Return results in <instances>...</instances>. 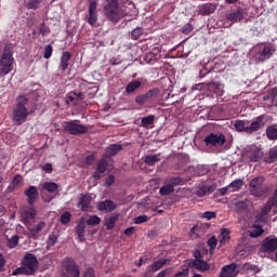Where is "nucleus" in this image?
Returning <instances> with one entry per match:
<instances>
[{"mask_svg": "<svg viewBox=\"0 0 277 277\" xmlns=\"http://www.w3.org/2000/svg\"><path fill=\"white\" fill-rule=\"evenodd\" d=\"M34 111L35 109L31 107L29 98L25 95H19L15 100L11 118L17 127H21V124L27 122V118H29Z\"/></svg>", "mask_w": 277, "mask_h": 277, "instance_id": "1", "label": "nucleus"}, {"mask_svg": "<svg viewBox=\"0 0 277 277\" xmlns=\"http://www.w3.org/2000/svg\"><path fill=\"white\" fill-rule=\"evenodd\" d=\"M250 194L256 198L266 197L271 188L265 183V177L263 175H258V177H253L251 182H249Z\"/></svg>", "mask_w": 277, "mask_h": 277, "instance_id": "2", "label": "nucleus"}, {"mask_svg": "<svg viewBox=\"0 0 277 277\" xmlns=\"http://www.w3.org/2000/svg\"><path fill=\"white\" fill-rule=\"evenodd\" d=\"M12 45H5L3 49L2 57L0 60V75L5 77L14 69V57L12 56Z\"/></svg>", "mask_w": 277, "mask_h": 277, "instance_id": "3", "label": "nucleus"}, {"mask_svg": "<svg viewBox=\"0 0 277 277\" xmlns=\"http://www.w3.org/2000/svg\"><path fill=\"white\" fill-rule=\"evenodd\" d=\"M103 10L105 15L113 23H118L124 14L118 6V0H104Z\"/></svg>", "mask_w": 277, "mask_h": 277, "instance_id": "4", "label": "nucleus"}, {"mask_svg": "<svg viewBox=\"0 0 277 277\" xmlns=\"http://www.w3.org/2000/svg\"><path fill=\"white\" fill-rule=\"evenodd\" d=\"M63 129L69 133V135H83L89 131L88 126L81 124L79 120L65 121Z\"/></svg>", "mask_w": 277, "mask_h": 277, "instance_id": "5", "label": "nucleus"}, {"mask_svg": "<svg viewBox=\"0 0 277 277\" xmlns=\"http://www.w3.org/2000/svg\"><path fill=\"white\" fill-rule=\"evenodd\" d=\"M274 49L269 43H261L254 48V57L258 62L263 63L273 56Z\"/></svg>", "mask_w": 277, "mask_h": 277, "instance_id": "6", "label": "nucleus"}, {"mask_svg": "<svg viewBox=\"0 0 277 277\" xmlns=\"http://www.w3.org/2000/svg\"><path fill=\"white\" fill-rule=\"evenodd\" d=\"M268 121V116L265 114H262L258 117H255L252 122L250 123L249 128L247 129V134L251 135L254 132L260 131L261 129H263L266 123Z\"/></svg>", "mask_w": 277, "mask_h": 277, "instance_id": "7", "label": "nucleus"}, {"mask_svg": "<svg viewBox=\"0 0 277 277\" xmlns=\"http://www.w3.org/2000/svg\"><path fill=\"white\" fill-rule=\"evenodd\" d=\"M24 269H26V276H31L36 274V269L38 267V258L31 253H27L24 256Z\"/></svg>", "mask_w": 277, "mask_h": 277, "instance_id": "8", "label": "nucleus"}, {"mask_svg": "<svg viewBox=\"0 0 277 277\" xmlns=\"http://www.w3.org/2000/svg\"><path fill=\"white\" fill-rule=\"evenodd\" d=\"M203 142L208 147H217V146H223L226 142V138L223 133L221 134L210 133L205 137Z\"/></svg>", "mask_w": 277, "mask_h": 277, "instance_id": "9", "label": "nucleus"}, {"mask_svg": "<svg viewBox=\"0 0 277 277\" xmlns=\"http://www.w3.org/2000/svg\"><path fill=\"white\" fill-rule=\"evenodd\" d=\"M276 251H277V236H267L261 245V252L272 254Z\"/></svg>", "mask_w": 277, "mask_h": 277, "instance_id": "10", "label": "nucleus"}, {"mask_svg": "<svg viewBox=\"0 0 277 277\" xmlns=\"http://www.w3.org/2000/svg\"><path fill=\"white\" fill-rule=\"evenodd\" d=\"M47 226V223L44 221H41L37 224H29L26 225V228L29 233V237L31 239H39L40 238V233H42V229Z\"/></svg>", "mask_w": 277, "mask_h": 277, "instance_id": "11", "label": "nucleus"}, {"mask_svg": "<svg viewBox=\"0 0 277 277\" xmlns=\"http://www.w3.org/2000/svg\"><path fill=\"white\" fill-rule=\"evenodd\" d=\"M36 215H38V213L36 212V209L31 207L25 208L21 212V222H23L25 226H28L29 224H31V222L36 220Z\"/></svg>", "mask_w": 277, "mask_h": 277, "instance_id": "12", "label": "nucleus"}, {"mask_svg": "<svg viewBox=\"0 0 277 277\" xmlns=\"http://www.w3.org/2000/svg\"><path fill=\"white\" fill-rule=\"evenodd\" d=\"M98 5V2L96 0H91L89 4V16L87 17V21L89 25L94 27L96 23L98 22V12H96V8Z\"/></svg>", "mask_w": 277, "mask_h": 277, "instance_id": "13", "label": "nucleus"}, {"mask_svg": "<svg viewBox=\"0 0 277 277\" xmlns=\"http://www.w3.org/2000/svg\"><path fill=\"white\" fill-rule=\"evenodd\" d=\"M64 267L67 272V277H79L81 274L77 263L72 259H67L64 262Z\"/></svg>", "mask_w": 277, "mask_h": 277, "instance_id": "14", "label": "nucleus"}, {"mask_svg": "<svg viewBox=\"0 0 277 277\" xmlns=\"http://www.w3.org/2000/svg\"><path fill=\"white\" fill-rule=\"evenodd\" d=\"M262 157H263V153L256 146L251 147L245 154V159H246L247 162H259Z\"/></svg>", "mask_w": 277, "mask_h": 277, "instance_id": "15", "label": "nucleus"}, {"mask_svg": "<svg viewBox=\"0 0 277 277\" xmlns=\"http://www.w3.org/2000/svg\"><path fill=\"white\" fill-rule=\"evenodd\" d=\"M245 14H246V10L242 9L241 6H238L237 10L226 14V21L233 24L241 22L242 18L245 17Z\"/></svg>", "mask_w": 277, "mask_h": 277, "instance_id": "16", "label": "nucleus"}, {"mask_svg": "<svg viewBox=\"0 0 277 277\" xmlns=\"http://www.w3.org/2000/svg\"><path fill=\"white\" fill-rule=\"evenodd\" d=\"M107 156H104L96 164L95 172L93 173V177L95 181H101L103 179V174L107 171Z\"/></svg>", "mask_w": 277, "mask_h": 277, "instance_id": "17", "label": "nucleus"}, {"mask_svg": "<svg viewBox=\"0 0 277 277\" xmlns=\"http://www.w3.org/2000/svg\"><path fill=\"white\" fill-rule=\"evenodd\" d=\"M159 97V89L154 88L148 90L145 94L140 95V105L150 103Z\"/></svg>", "mask_w": 277, "mask_h": 277, "instance_id": "18", "label": "nucleus"}, {"mask_svg": "<svg viewBox=\"0 0 277 277\" xmlns=\"http://www.w3.org/2000/svg\"><path fill=\"white\" fill-rule=\"evenodd\" d=\"M161 58V51L157 48H154L151 51L147 52L143 60L146 64L154 65Z\"/></svg>", "mask_w": 277, "mask_h": 277, "instance_id": "19", "label": "nucleus"}, {"mask_svg": "<svg viewBox=\"0 0 277 277\" xmlns=\"http://www.w3.org/2000/svg\"><path fill=\"white\" fill-rule=\"evenodd\" d=\"M24 195L27 197L28 205L32 206L36 203V200L40 198V194L38 193V188L36 186H29Z\"/></svg>", "mask_w": 277, "mask_h": 277, "instance_id": "20", "label": "nucleus"}, {"mask_svg": "<svg viewBox=\"0 0 277 277\" xmlns=\"http://www.w3.org/2000/svg\"><path fill=\"white\" fill-rule=\"evenodd\" d=\"M79 101H83V93L70 92L65 97L66 105H79Z\"/></svg>", "mask_w": 277, "mask_h": 277, "instance_id": "21", "label": "nucleus"}, {"mask_svg": "<svg viewBox=\"0 0 277 277\" xmlns=\"http://www.w3.org/2000/svg\"><path fill=\"white\" fill-rule=\"evenodd\" d=\"M92 202V196L90 195H80L78 198V209L81 211H90V205Z\"/></svg>", "mask_w": 277, "mask_h": 277, "instance_id": "22", "label": "nucleus"}, {"mask_svg": "<svg viewBox=\"0 0 277 277\" xmlns=\"http://www.w3.org/2000/svg\"><path fill=\"white\" fill-rule=\"evenodd\" d=\"M237 275V264L232 263L222 268L220 277H236Z\"/></svg>", "mask_w": 277, "mask_h": 277, "instance_id": "23", "label": "nucleus"}, {"mask_svg": "<svg viewBox=\"0 0 277 277\" xmlns=\"http://www.w3.org/2000/svg\"><path fill=\"white\" fill-rule=\"evenodd\" d=\"M75 230L79 241H85V219L81 217L79 220L75 227Z\"/></svg>", "mask_w": 277, "mask_h": 277, "instance_id": "24", "label": "nucleus"}, {"mask_svg": "<svg viewBox=\"0 0 277 277\" xmlns=\"http://www.w3.org/2000/svg\"><path fill=\"white\" fill-rule=\"evenodd\" d=\"M224 85L219 81H210L207 83V89L214 93L216 96H222L224 93Z\"/></svg>", "mask_w": 277, "mask_h": 277, "instance_id": "25", "label": "nucleus"}, {"mask_svg": "<svg viewBox=\"0 0 277 277\" xmlns=\"http://www.w3.org/2000/svg\"><path fill=\"white\" fill-rule=\"evenodd\" d=\"M188 267H190L192 269L195 268L199 272H207L210 269L209 264L202 260H194V261L189 262Z\"/></svg>", "mask_w": 277, "mask_h": 277, "instance_id": "26", "label": "nucleus"}, {"mask_svg": "<svg viewBox=\"0 0 277 277\" xmlns=\"http://www.w3.org/2000/svg\"><path fill=\"white\" fill-rule=\"evenodd\" d=\"M216 184H203L202 186H199V188L196 192V195L199 198H202L203 196H206L207 194H212L215 189H216Z\"/></svg>", "mask_w": 277, "mask_h": 277, "instance_id": "27", "label": "nucleus"}, {"mask_svg": "<svg viewBox=\"0 0 277 277\" xmlns=\"http://www.w3.org/2000/svg\"><path fill=\"white\" fill-rule=\"evenodd\" d=\"M98 211H105V213H111L116 209L114 201L106 199L97 203Z\"/></svg>", "mask_w": 277, "mask_h": 277, "instance_id": "28", "label": "nucleus"}, {"mask_svg": "<svg viewBox=\"0 0 277 277\" xmlns=\"http://www.w3.org/2000/svg\"><path fill=\"white\" fill-rule=\"evenodd\" d=\"M41 189L43 192H48L49 194H58L60 193V185L55 182H43L40 184Z\"/></svg>", "mask_w": 277, "mask_h": 277, "instance_id": "29", "label": "nucleus"}, {"mask_svg": "<svg viewBox=\"0 0 277 277\" xmlns=\"http://www.w3.org/2000/svg\"><path fill=\"white\" fill-rule=\"evenodd\" d=\"M70 57H72L70 52L65 51L62 53L58 70H62V72L66 71V69L68 68V62H70Z\"/></svg>", "mask_w": 277, "mask_h": 277, "instance_id": "30", "label": "nucleus"}, {"mask_svg": "<svg viewBox=\"0 0 277 277\" xmlns=\"http://www.w3.org/2000/svg\"><path fill=\"white\" fill-rule=\"evenodd\" d=\"M170 263H172V260H170V259H160L157 262L153 263L149 266V269L153 273H157V272H159V269L163 268L164 265H170Z\"/></svg>", "mask_w": 277, "mask_h": 277, "instance_id": "31", "label": "nucleus"}, {"mask_svg": "<svg viewBox=\"0 0 277 277\" xmlns=\"http://www.w3.org/2000/svg\"><path fill=\"white\" fill-rule=\"evenodd\" d=\"M119 214H111L110 216L104 220V226H106L107 230H111L114 226H116V221L119 220Z\"/></svg>", "mask_w": 277, "mask_h": 277, "instance_id": "32", "label": "nucleus"}, {"mask_svg": "<svg viewBox=\"0 0 277 277\" xmlns=\"http://www.w3.org/2000/svg\"><path fill=\"white\" fill-rule=\"evenodd\" d=\"M141 123L143 128L153 129L155 126V115H148L141 119Z\"/></svg>", "mask_w": 277, "mask_h": 277, "instance_id": "33", "label": "nucleus"}, {"mask_svg": "<svg viewBox=\"0 0 277 277\" xmlns=\"http://www.w3.org/2000/svg\"><path fill=\"white\" fill-rule=\"evenodd\" d=\"M266 136L269 141L277 140V123H273L266 128Z\"/></svg>", "mask_w": 277, "mask_h": 277, "instance_id": "34", "label": "nucleus"}, {"mask_svg": "<svg viewBox=\"0 0 277 277\" xmlns=\"http://www.w3.org/2000/svg\"><path fill=\"white\" fill-rule=\"evenodd\" d=\"M215 8L212 3H205L199 8V13L202 16H208L214 12Z\"/></svg>", "mask_w": 277, "mask_h": 277, "instance_id": "35", "label": "nucleus"}, {"mask_svg": "<svg viewBox=\"0 0 277 277\" xmlns=\"http://www.w3.org/2000/svg\"><path fill=\"white\" fill-rule=\"evenodd\" d=\"M229 234H230L229 229H226V228L222 229V232L219 236L220 247L226 245L229 241V239H230Z\"/></svg>", "mask_w": 277, "mask_h": 277, "instance_id": "36", "label": "nucleus"}, {"mask_svg": "<svg viewBox=\"0 0 277 277\" xmlns=\"http://www.w3.org/2000/svg\"><path fill=\"white\" fill-rule=\"evenodd\" d=\"M120 150H122V145H120V144H111L110 146H108L106 148V153L110 157H114L115 155H118V153H120Z\"/></svg>", "mask_w": 277, "mask_h": 277, "instance_id": "37", "label": "nucleus"}, {"mask_svg": "<svg viewBox=\"0 0 277 277\" xmlns=\"http://www.w3.org/2000/svg\"><path fill=\"white\" fill-rule=\"evenodd\" d=\"M8 248L14 249L18 246L21 237L18 235H13L12 237L5 236Z\"/></svg>", "mask_w": 277, "mask_h": 277, "instance_id": "38", "label": "nucleus"}, {"mask_svg": "<svg viewBox=\"0 0 277 277\" xmlns=\"http://www.w3.org/2000/svg\"><path fill=\"white\" fill-rule=\"evenodd\" d=\"M234 127L238 132H245L246 134H247V129L249 128V126H247L246 120H239V119L235 120Z\"/></svg>", "mask_w": 277, "mask_h": 277, "instance_id": "39", "label": "nucleus"}, {"mask_svg": "<svg viewBox=\"0 0 277 277\" xmlns=\"http://www.w3.org/2000/svg\"><path fill=\"white\" fill-rule=\"evenodd\" d=\"M40 3H42V0H26L25 6L27 10H38L40 8Z\"/></svg>", "mask_w": 277, "mask_h": 277, "instance_id": "40", "label": "nucleus"}, {"mask_svg": "<svg viewBox=\"0 0 277 277\" xmlns=\"http://www.w3.org/2000/svg\"><path fill=\"white\" fill-rule=\"evenodd\" d=\"M159 161H161V158H159V155H147L145 157V163L148 166H155Z\"/></svg>", "mask_w": 277, "mask_h": 277, "instance_id": "41", "label": "nucleus"}, {"mask_svg": "<svg viewBox=\"0 0 277 277\" xmlns=\"http://www.w3.org/2000/svg\"><path fill=\"white\" fill-rule=\"evenodd\" d=\"M172 193H174V186L172 184H166L164 186H161L159 190L161 196H168Z\"/></svg>", "mask_w": 277, "mask_h": 277, "instance_id": "42", "label": "nucleus"}, {"mask_svg": "<svg viewBox=\"0 0 277 277\" xmlns=\"http://www.w3.org/2000/svg\"><path fill=\"white\" fill-rule=\"evenodd\" d=\"M243 185L242 180H234L228 187L230 189V193L238 192Z\"/></svg>", "mask_w": 277, "mask_h": 277, "instance_id": "43", "label": "nucleus"}, {"mask_svg": "<svg viewBox=\"0 0 277 277\" xmlns=\"http://www.w3.org/2000/svg\"><path fill=\"white\" fill-rule=\"evenodd\" d=\"M88 226H98L101 224V217L96 215H91L85 220Z\"/></svg>", "mask_w": 277, "mask_h": 277, "instance_id": "44", "label": "nucleus"}, {"mask_svg": "<svg viewBox=\"0 0 277 277\" xmlns=\"http://www.w3.org/2000/svg\"><path fill=\"white\" fill-rule=\"evenodd\" d=\"M57 243V236L55 234H50L47 240V250L53 248Z\"/></svg>", "mask_w": 277, "mask_h": 277, "instance_id": "45", "label": "nucleus"}, {"mask_svg": "<svg viewBox=\"0 0 277 277\" xmlns=\"http://www.w3.org/2000/svg\"><path fill=\"white\" fill-rule=\"evenodd\" d=\"M264 229L261 227V225H254V229H252V232H250V237L251 238H258L261 235H263Z\"/></svg>", "mask_w": 277, "mask_h": 277, "instance_id": "46", "label": "nucleus"}, {"mask_svg": "<svg viewBox=\"0 0 277 277\" xmlns=\"http://www.w3.org/2000/svg\"><path fill=\"white\" fill-rule=\"evenodd\" d=\"M277 205L272 200L269 199V201H267L265 203V206H263L261 212L268 215L269 211L272 210L273 207H276Z\"/></svg>", "mask_w": 277, "mask_h": 277, "instance_id": "47", "label": "nucleus"}, {"mask_svg": "<svg viewBox=\"0 0 277 277\" xmlns=\"http://www.w3.org/2000/svg\"><path fill=\"white\" fill-rule=\"evenodd\" d=\"M137 88H140V81L130 82L126 88V92L128 94H132V92H135Z\"/></svg>", "mask_w": 277, "mask_h": 277, "instance_id": "48", "label": "nucleus"}, {"mask_svg": "<svg viewBox=\"0 0 277 277\" xmlns=\"http://www.w3.org/2000/svg\"><path fill=\"white\" fill-rule=\"evenodd\" d=\"M38 31L41 36H49V34H51V29L44 23L39 24Z\"/></svg>", "mask_w": 277, "mask_h": 277, "instance_id": "49", "label": "nucleus"}, {"mask_svg": "<svg viewBox=\"0 0 277 277\" xmlns=\"http://www.w3.org/2000/svg\"><path fill=\"white\" fill-rule=\"evenodd\" d=\"M268 214H264V212H260L256 216H255V223L258 224H265L267 223V217Z\"/></svg>", "mask_w": 277, "mask_h": 277, "instance_id": "50", "label": "nucleus"}, {"mask_svg": "<svg viewBox=\"0 0 277 277\" xmlns=\"http://www.w3.org/2000/svg\"><path fill=\"white\" fill-rule=\"evenodd\" d=\"M51 55H53V45L48 44L44 48L43 57H44V60H49L51 57Z\"/></svg>", "mask_w": 277, "mask_h": 277, "instance_id": "51", "label": "nucleus"}, {"mask_svg": "<svg viewBox=\"0 0 277 277\" xmlns=\"http://www.w3.org/2000/svg\"><path fill=\"white\" fill-rule=\"evenodd\" d=\"M189 264L187 266H182L181 272L175 274V277H187L189 274Z\"/></svg>", "mask_w": 277, "mask_h": 277, "instance_id": "52", "label": "nucleus"}, {"mask_svg": "<svg viewBox=\"0 0 277 277\" xmlns=\"http://www.w3.org/2000/svg\"><path fill=\"white\" fill-rule=\"evenodd\" d=\"M21 183H23V176H21V174H16L11 184L13 185V187H18V185H21Z\"/></svg>", "mask_w": 277, "mask_h": 277, "instance_id": "53", "label": "nucleus"}, {"mask_svg": "<svg viewBox=\"0 0 277 277\" xmlns=\"http://www.w3.org/2000/svg\"><path fill=\"white\" fill-rule=\"evenodd\" d=\"M70 217H72V215L70 214V212H64L61 215V222L62 224H68V222H70Z\"/></svg>", "mask_w": 277, "mask_h": 277, "instance_id": "54", "label": "nucleus"}, {"mask_svg": "<svg viewBox=\"0 0 277 277\" xmlns=\"http://www.w3.org/2000/svg\"><path fill=\"white\" fill-rule=\"evenodd\" d=\"M23 274L27 275V271L24 266L17 267L13 271L12 276H21Z\"/></svg>", "mask_w": 277, "mask_h": 277, "instance_id": "55", "label": "nucleus"}, {"mask_svg": "<svg viewBox=\"0 0 277 277\" xmlns=\"http://www.w3.org/2000/svg\"><path fill=\"white\" fill-rule=\"evenodd\" d=\"M184 183V181L181 179V177H171L170 179V185L173 186H179V185H182Z\"/></svg>", "mask_w": 277, "mask_h": 277, "instance_id": "56", "label": "nucleus"}, {"mask_svg": "<svg viewBox=\"0 0 277 277\" xmlns=\"http://www.w3.org/2000/svg\"><path fill=\"white\" fill-rule=\"evenodd\" d=\"M116 182V177L114 175H109L104 183V187H111L114 183Z\"/></svg>", "mask_w": 277, "mask_h": 277, "instance_id": "57", "label": "nucleus"}, {"mask_svg": "<svg viewBox=\"0 0 277 277\" xmlns=\"http://www.w3.org/2000/svg\"><path fill=\"white\" fill-rule=\"evenodd\" d=\"M207 243H208L209 248L215 249L216 245H217V240H216L215 236H211V238H209L207 240Z\"/></svg>", "mask_w": 277, "mask_h": 277, "instance_id": "58", "label": "nucleus"}, {"mask_svg": "<svg viewBox=\"0 0 277 277\" xmlns=\"http://www.w3.org/2000/svg\"><path fill=\"white\" fill-rule=\"evenodd\" d=\"M182 34H184V35H189L190 32H192V30H193V26L189 24V23H187V24H185L183 27H182Z\"/></svg>", "mask_w": 277, "mask_h": 277, "instance_id": "59", "label": "nucleus"}, {"mask_svg": "<svg viewBox=\"0 0 277 277\" xmlns=\"http://www.w3.org/2000/svg\"><path fill=\"white\" fill-rule=\"evenodd\" d=\"M131 36L134 40H140V26H136L132 31Z\"/></svg>", "mask_w": 277, "mask_h": 277, "instance_id": "60", "label": "nucleus"}, {"mask_svg": "<svg viewBox=\"0 0 277 277\" xmlns=\"http://www.w3.org/2000/svg\"><path fill=\"white\" fill-rule=\"evenodd\" d=\"M202 217L206 220H213L216 217V212H205Z\"/></svg>", "mask_w": 277, "mask_h": 277, "instance_id": "61", "label": "nucleus"}, {"mask_svg": "<svg viewBox=\"0 0 277 277\" xmlns=\"http://www.w3.org/2000/svg\"><path fill=\"white\" fill-rule=\"evenodd\" d=\"M277 160V149L271 150L269 153V162H275Z\"/></svg>", "mask_w": 277, "mask_h": 277, "instance_id": "62", "label": "nucleus"}, {"mask_svg": "<svg viewBox=\"0 0 277 277\" xmlns=\"http://www.w3.org/2000/svg\"><path fill=\"white\" fill-rule=\"evenodd\" d=\"M83 277H96V275L94 274V269L93 268H87Z\"/></svg>", "mask_w": 277, "mask_h": 277, "instance_id": "63", "label": "nucleus"}, {"mask_svg": "<svg viewBox=\"0 0 277 277\" xmlns=\"http://www.w3.org/2000/svg\"><path fill=\"white\" fill-rule=\"evenodd\" d=\"M171 271L170 269H164L162 272H160L157 277H166L168 275H170Z\"/></svg>", "mask_w": 277, "mask_h": 277, "instance_id": "64", "label": "nucleus"}]
</instances>
